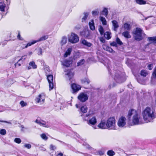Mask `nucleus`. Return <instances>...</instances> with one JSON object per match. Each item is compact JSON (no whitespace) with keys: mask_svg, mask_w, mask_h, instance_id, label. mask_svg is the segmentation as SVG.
Listing matches in <instances>:
<instances>
[{"mask_svg":"<svg viewBox=\"0 0 156 156\" xmlns=\"http://www.w3.org/2000/svg\"><path fill=\"white\" fill-rule=\"evenodd\" d=\"M127 119L132 125L141 124L142 123L141 118L137 112L134 109L130 110L127 116Z\"/></svg>","mask_w":156,"mask_h":156,"instance_id":"obj_1","label":"nucleus"},{"mask_svg":"<svg viewBox=\"0 0 156 156\" xmlns=\"http://www.w3.org/2000/svg\"><path fill=\"white\" fill-rule=\"evenodd\" d=\"M142 115L146 122H152L156 118V113L154 110L147 107L143 111Z\"/></svg>","mask_w":156,"mask_h":156,"instance_id":"obj_2","label":"nucleus"},{"mask_svg":"<svg viewBox=\"0 0 156 156\" xmlns=\"http://www.w3.org/2000/svg\"><path fill=\"white\" fill-rule=\"evenodd\" d=\"M103 64L105 66L107 67L108 69L109 73H110L111 74H112V75L114 74V79L115 80L116 82L119 83H121L124 81V80H123V78L120 75V74L121 73L120 71L119 70H114L112 72L111 69V72L110 71V69H109L110 62L108 59H106L105 61H104V62H103Z\"/></svg>","mask_w":156,"mask_h":156,"instance_id":"obj_3","label":"nucleus"},{"mask_svg":"<svg viewBox=\"0 0 156 156\" xmlns=\"http://www.w3.org/2000/svg\"><path fill=\"white\" fill-rule=\"evenodd\" d=\"M132 34L135 39H142L145 38L146 35L142 30L140 28L138 27L133 30Z\"/></svg>","mask_w":156,"mask_h":156,"instance_id":"obj_4","label":"nucleus"},{"mask_svg":"<svg viewBox=\"0 0 156 156\" xmlns=\"http://www.w3.org/2000/svg\"><path fill=\"white\" fill-rule=\"evenodd\" d=\"M107 127L110 129H116L115 120L114 117L108 119L106 122Z\"/></svg>","mask_w":156,"mask_h":156,"instance_id":"obj_5","label":"nucleus"},{"mask_svg":"<svg viewBox=\"0 0 156 156\" xmlns=\"http://www.w3.org/2000/svg\"><path fill=\"white\" fill-rule=\"evenodd\" d=\"M126 119L125 117L122 116L119 118L117 122L118 126L121 128L124 127L126 124Z\"/></svg>","mask_w":156,"mask_h":156,"instance_id":"obj_6","label":"nucleus"},{"mask_svg":"<svg viewBox=\"0 0 156 156\" xmlns=\"http://www.w3.org/2000/svg\"><path fill=\"white\" fill-rule=\"evenodd\" d=\"M89 96L84 93H80L77 97L78 100L82 102H84L86 101L88 98Z\"/></svg>","mask_w":156,"mask_h":156,"instance_id":"obj_7","label":"nucleus"},{"mask_svg":"<svg viewBox=\"0 0 156 156\" xmlns=\"http://www.w3.org/2000/svg\"><path fill=\"white\" fill-rule=\"evenodd\" d=\"M71 87L72 89V92L73 94L76 93L81 89V87L79 85L76 83H73L71 85Z\"/></svg>","mask_w":156,"mask_h":156,"instance_id":"obj_8","label":"nucleus"},{"mask_svg":"<svg viewBox=\"0 0 156 156\" xmlns=\"http://www.w3.org/2000/svg\"><path fill=\"white\" fill-rule=\"evenodd\" d=\"M47 78L49 83V90L52 89L53 88V78L52 75H49L47 76Z\"/></svg>","mask_w":156,"mask_h":156,"instance_id":"obj_9","label":"nucleus"},{"mask_svg":"<svg viewBox=\"0 0 156 156\" xmlns=\"http://www.w3.org/2000/svg\"><path fill=\"white\" fill-rule=\"evenodd\" d=\"M45 94L44 93H42L39 94L35 99L36 102L37 103L41 102L42 101L44 102V101Z\"/></svg>","mask_w":156,"mask_h":156,"instance_id":"obj_10","label":"nucleus"},{"mask_svg":"<svg viewBox=\"0 0 156 156\" xmlns=\"http://www.w3.org/2000/svg\"><path fill=\"white\" fill-rule=\"evenodd\" d=\"M64 72L65 73V75L68 76L70 82L72 83L73 81L72 77L73 76V74L68 69H65Z\"/></svg>","mask_w":156,"mask_h":156,"instance_id":"obj_11","label":"nucleus"},{"mask_svg":"<svg viewBox=\"0 0 156 156\" xmlns=\"http://www.w3.org/2000/svg\"><path fill=\"white\" fill-rule=\"evenodd\" d=\"M97 119L95 116H93L87 120V123L89 125H94L97 123Z\"/></svg>","mask_w":156,"mask_h":156,"instance_id":"obj_12","label":"nucleus"},{"mask_svg":"<svg viewBox=\"0 0 156 156\" xmlns=\"http://www.w3.org/2000/svg\"><path fill=\"white\" fill-rule=\"evenodd\" d=\"M41 40H38L37 41H33L32 42H30L27 44H21V48L22 49L26 48H27L28 46H30L32 44H35L36 43L40 41Z\"/></svg>","mask_w":156,"mask_h":156,"instance_id":"obj_13","label":"nucleus"},{"mask_svg":"<svg viewBox=\"0 0 156 156\" xmlns=\"http://www.w3.org/2000/svg\"><path fill=\"white\" fill-rule=\"evenodd\" d=\"M35 122L41 126H42L45 127H49V126L47 124H46V122L42 120L37 119Z\"/></svg>","mask_w":156,"mask_h":156,"instance_id":"obj_14","label":"nucleus"},{"mask_svg":"<svg viewBox=\"0 0 156 156\" xmlns=\"http://www.w3.org/2000/svg\"><path fill=\"white\" fill-rule=\"evenodd\" d=\"M132 26L131 23L129 22H126L124 23L122 26V29L127 31L129 30L131 28Z\"/></svg>","mask_w":156,"mask_h":156,"instance_id":"obj_15","label":"nucleus"},{"mask_svg":"<svg viewBox=\"0 0 156 156\" xmlns=\"http://www.w3.org/2000/svg\"><path fill=\"white\" fill-rule=\"evenodd\" d=\"M113 30L115 31H117L118 27H119V25L118 22L116 20H113L112 21Z\"/></svg>","mask_w":156,"mask_h":156,"instance_id":"obj_16","label":"nucleus"},{"mask_svg":"<svg viewBox=\"0 0 156 156\" xmlns=\"http://www.w3.org/2000/svg\"><path fill=\"white\" fill-rule=\"evenodd\" d=\"M68 39H79V37L76 34L72 32L68 34Z\"/></svg>","mask_w":156,"mask_h":156,"instance_id":"obj_17","label":"nucleus"},{"mask_svg":"<svg viewBox=\"0 0 156 156\" xmlns=\"http://www.w3.org/2000/svg\"><path fill=\"white\" fill-rule=\"evenodd\" d=\"M29 66L27 67V69L28 70L30 69L31 68L35 69L37 68V66L34 61L30 62L29 63Z\"/></svg>","mask_w":156,"mask_h":156,"instance_id":"obj_18","label":"nucleus"},{"mask_svg":"<svg viewBox=\"0 0 156 156\" xmlns=\"http://www.w3.org/2000/svg\"><path fill=\"white\" fill-rule=\"evenodd\" d=\"M122 34L125 38H130L131 37V36L129 33V32L128 31H125L122 33Z\"/></svg>","mask_w":156,"mask_h":156,"instance_id":"obj_19","label":"nucleus"},{"mask_svg":"<svg viewBox=\"0 0 156 156\" xmlns=\"http://www.w3.org/2000/svg\"><path fill=\"white\" fill-rule=\"evenodd\" d=\"M103 48L105 50L109 51L110 53L115 52V51L113 50L112 48L106 45H103Z\"/></svg>","mask_w":156,"mask_h":156,"instance_id":"obj_20","label":"nucleus"},{"mask_svg":"<svg viewBox=\"0 0 156 156\" xmlns=\"http://www.w3.org/2000/svg\"><path fill=\"white\" fill-rule=\"evenodd\" d=\"M72 64V62L69 60H65L62 63V64L66 67H69Z\"/></svg>","mask_w":156,"mask_h":156,"instance_id":"obj_21","label":"nucleus"},{"mask_svg":"<svg viewBox=\"0 0 156 156\" xmlns=\"http://www.w3.org/2000/svg\"><path fill=\"white\" fill-rule=\"evenodd\" d=\"M98 126L101 129H105L107 127L106 123L103 121H101L98 124Z\"/></svg>","mask_w":156,"mask_h":156,"instance_id":"obj_22","label":"nucleus"},{"mask_svg":"<svg viewBox=\"0 0 156 156\" xmlns=\"http://www.w3.org/2000/svg\"><path fill=\"white\" fill-rule=\"evenodd\" d=\"M6 7L5 4L3 2H0V10L2 12H5Z\"/></svg>","mask_w":156,"mask_h":156,"instance_id":"obj_23","label":"nucleus"},{"mask_svg":"<svg viewBox=\"0 0 156 156\" xmlns=\"http://www.w3.org/2000/svg\"><path fill=\"white\" fill-rule=\"evenodd\" d=\"M72 51V48H69L65 53L64 55V57L66 58L67 57L68 55H70L71 52Z\"/></svg>","mask_w":156,"mask_h":156,"instance_id":"obj_24","label":"nucleus"},{"mask_svg":"<svg viewBox=\"0 0 156 156\" xmlns=\"http://www.w3.org/2000/svg\"><path fill=\"white\" fill-rule=\"evenodd\" d=\"M89 25L90 29L92 30H94L95 29V27L94 25V20H92L89 23Z\"/></svg>","mask_w":156,"mask_h":156,"instance_id":"obj_25","label":"nucleus"},{"mask_svg":"<svg viewBox=\"0 0 156 156\" xmlns=\"http://www.w3.org/2000/svg\"><path fill=\"white\" fill-rule=\"evenodd\" d=\"M104 36L107 39H110L112 37L111 33L109 31L106 32L104 34Z\"/></svg>","mask_w":156,"mask_h":156,"instance_id":"obj_26","label":"nucleus"},{"mask_svg":"<svg viewBox=\"0 0 156 156\" xmlns=\"http://www.w3.org/2000/svg\"><path fill=\"white\" fill-rule=\"evenodd\" d=\"M80 115L82 117L83 120L84 121H87L88 119L87 118V117L89 116L90 114H87L86 115H84L81 113H80Z\"/></svg>","mask_w":156,"mask_h":156,"instance_id":"obj_27","label":"nucleus"},{"mask_svg":"<svg viewBox=\"0 0 156 156\" xmlns=\"http://www.w3.org/2000/svg\"><path fill=\"white\" fill-rule=\"evenodd\" d=\"M81 82L83 84H88L89 83L90 81L87 78H85L81 80Z\"/></svg>","mask_w":156,"mask_h":156,"instance_id":"obj_28","label":"nucleus"},{"mask_svg":"<svg viewBox=\"0 0 156 156\" xmlns=\"http://www.w3.org/2000/svg\"><path fill=\"white\" fill-rule=\"evenodd\" d=\"M99 18L103 25H105L107 24V21L105 18L101 16H100Z\"/></svg>","mask_w":156,"mask_h":156,"instance_id":"obj_29","label":"nucleus"},{"mask_svg":"<svg viewBox=\"0 0 156 156\" xmlns=\"http://www.w3.org/2000/svg\"><path fill=\"white\" fill-rule=\"evenodd\" d=\"M80 111L83 113H86L87 112V108L86 106H82L80 108Z\"/></svg>","mask_w":156,"mask_h":156,"instance_id":"obj_30","label":"nucleus"},{"mask_svg":"<svg viewBox=\"0 0 156 156\" xmlns=\"http://www.w3.org/2000/svg\"><path fill=\"white\" fill-rule=\"evenodd\" d=\"M136 3L139 5H145L146 2L143 0H135Z\"/></svg>","mask_w":156,"mask_h":156,"instance_id":"obj_31","label":"nucleus"},{"mask_svg":"<svg viewBox=\"0 0 156 156\" xmlns=\"http://www.w3.org/2000/svg\"><path fill=\"white\" fill-rule=\"evenodd\" d=\"M88 16V13H84V16L82 19V22H85Z\"/></svg>","mask_w":156,"mask_h":156,"instance_id":"obj_32","label":"nucleus"},{"mask_svg":"<svg viewBox=\"0 0 156 156\" xmlns=\"http://www.w3.org/2000/svg\"><path fill=\"white\" fill-rule=\"evenodd\" d=\"M82 43L83 44L89 47H90L91 45V43L85 40H83Z\"/></svg>","mask_w":156,"mask_h":156,"instance_id":"obj_33","label":"nucleus"},{"mask_svg":"<svg viewBox=\"0 0 156 156\" xmlns=\"http://www.w3.org/2000/svg\"><path fill=\"white\" fill-rule=\"evenodd\" d=\"M100 10L98 9L92 12V13L94 16L98 15L99 12Z\"/></svg>","mask_w":156,"mask_h":156,"instance_id":"obj_34","label":"nucleus"},{"mask_svg":"<svg viewBox=\"0 0 156 156\" xmlns=\"http://www.w3.org/2000/svg\"><path fill=\"white\" fill-rule=\"evenodd\" d=\"M103 14L106 17L108 14V11L107 8H105L102 11Z\"/></svg>","mask_w":156,"mask_h":156,"instance_id":"obj_35","label":"nucleus"},{"mask_svg":"<svg viewBox=\"0 0 156 156\" xmlns=\"http://www.w3.org/2000/svg\"><path fill=\"white\" fill-rule=\"evenodd\" d=\"M107 154L109 156H113L115 155V153L112 150H109L107 152Z\"/></svg>","mask_w":156,"mask_h":156,"instance_id":"obj_36","label":"nucleus"},{"mask_svg":"<svg viewBox=\"0 0 156 156\" xmlns=\"http://www.w3.org/2000/svg\"><path fill=\"white\" fill-rule=\"evenodd\" d=\"M98 30L101 35L103 34L104 33V29L101 26H100L99 27Z\"/></svg>","mask_w":156,"mask_h":156,"instance_id":"obj_37","label":"nucleus"},{"mask_svg":"<svg viewBox=\"0 0 156 156\" xmlns=\"http://www.w3.org/2000/svg\"><path fill=\"white\" fill-rule=\"evenodd\" d=\"M85 62L84 59H82L80 61L77 63V66H78L83 65Z\"/></svg>","mask_w":156,"mask_h":156,"instance_id":"obj_38","label":"nucleus"},{"mask_svg":"<svg viewBox=\"0 0 156 156\" xmlns=\"http://www.w3.org/2000/svg\"><path fill=\"white\" fill-rule=\"evenodd\" d=\"M40 136L41 138L45 140H46L48 139V137L46 136L45 134L44 133H43L40 135Z\"/></svg>","mask_w":156,"mask_h":156,"instance_id":"obj_39","label":"nucleus"},{"mask_svg":"<svg viewBox=\"0 0 156 156\" xmlns=\"http://www.w3.org/2000/svg\"><path fill=\"white\" fill-rule=\"evenodd\" d=\"M6 131L5 129H0V134L2 135H5L6 134Z\"/></svg>","mask_w":156,"mask_h":156,"instance_id":"obj_40","label":"nucleus"},{"mask_svg":"<svg viewBox=\"0 0 156 156\" xmlns=\"http://www.w3.org/2000/svg\"><path fill=\"white\" fill-rule=\"evenodd\" d=\"M27 57L26 55H24L18 61L17 63L20 62L21 61L23 62L26 59Z\"/></svg>","mask_w":156,"mask_h":156,"instance_id":"obj_41","label":"nucleus"},{"mask_svg":"<svg viewBox=\"0 0 156 156\" xmlns=\"http://www.w3.org/2000/svg\"><path fill=\"white\" fill-rule=\"evenodd\" d=\"M81 34V35L87 37L88 35L89 32L88 30H85L82 32Z\"/></svg>","mask_w":156,"mask_h":156,"instance_id":"obj_42","label":"nucleus"},{"mask_svg":"<svg viewBox=\"0 0 156 156\" xmlns=\"http://www.w3.org/2000/svg\"><path fill=\"white\" fill-rule=\"evenodd\" d=\"M140 74L141 75L145 77L147 75V72L145 70H142L141 71Z\"/></svg>","mask_w":156,"mask_h":156,"instance_id":"obj_43","label":"nucleus"},{"mask_svg":"<svg viewBox=\"0 0 156 156\" xmlns=\"http://www.w3.org/2000/svg\"><path fill=\"white\" fill-rule=\"evenodd\" d=\"M20 104L22 107H24L27 105V103L23 101H21L20 102Z\"/></svg>","mask_w":156,"mask_h":156,"instance_id":"obj_44","label":"nucleus"},{"mask_svg":"<svg viewBox=\"0 0 156 156\" xmlns=\"http://www.w3.org/2000/svg\"><path fill=\"white\" fill-rule=\"evenodd\" d=\"M71 43L74 44L78 42L79 40H68Z\"/></svg>","mask_w":156,"mask_h":156,"instance_id":"obj_45","label":"nucleus"},{"mask_svg":"<svg viewBox=\"0 0 156 156\" xmlns=\"http://www.w3.org/2000/svg\"><path fill=\"white\" fill-rule=\"evenodd\" d=\"M14 141L17 143L20 144L21 142V140L20 138H16L14 139Z\"/></svg>","mask_w":156,"mask_h":156,"instance_id":"obj_46","label":"nucleus"},{"mask_svg":"<svg viewBox=\"0 0 156 156\" xmlns=\"http://www.w3.org/2000/svg\"><path fill=\"white\" fill-rule=\"evenodd\" d=\"M37 54L39 55H42V50L41 48H38L37 50Z\"/></svg>","mask_w":156,"mask_h":156,"instance_id":"obj_47","label":"nucleus"},{"mask_svg":"<svg viewBox=\"0 0 156 156\" xmlns=\"http://www.w3.org/2000/svg\"><path fill=\"white\" fill-rule=\"evenodd\" d=\"M149 44H156V40H149Z\"/></svg>","mask_w":156,"mask_h":156,"instance_id":"obj_48","label":"nucleus"},{"mask_svg":"<svg viewBox=\"0 0 156 156\" xmlns=\"http://www.w3.org/2000/svg\"><path fill=\"white\" fill-rule=\"evenodd\" d=\"M24 146L25 147L29 149L31 147V145L29 144H25L24 145Z\"/></svg>","mask_w":156,"mask_h":156,"instance_id":"obj_49","label":"nucleus"},{"mask_svg":"<svg viewBox=\"0 0 156 156\" xmlns=\"http://www.w3.org/2000/svg\"><path fill=\"white\" fill-rule=\"evenodd\" d=\"M110 44L112 46H115V47H116L117 46V42H116L114 41L111 43H110Z\"/></svg>","mask_w":156,"mask_h":156,"instance_id":"obj_50","label":"nucleus"},{"mask_svg":"<svg viewBox=\"0 0 156 156\" xmlns=\"http://www.w3.org/2000/svg\"><path fill=\"white\" fill-rule=\"evenodd\" d=\"M153 77L154 78H156V67L154 69V71L152 74Z\"/></svg>","mask_w":156,"mask_h":156,"instance_id":"obj_51","label":"nucleus"},{"mask_svg":"<svg viewBox=\"0 0 156 156\" xmlns=\"http://www.w3.org/2000/svg\"><path fill=\"white\" fill-rule=\"evenodd\" d=\"M23 62L21 61L17 63V62L15 64V67H16V66L18 65L19 66H20L22 64Z\"/></svg>","mask_w":156,"mask_h":156,"instance_id":"obj_52","label":"nucleus"},{"mask_svg":"<svg viewBox=\"0 0 156 156\" xmlns=\"http://www.w3.org/2000/svg\"><path fill=\"white\" fill-rule=\"evenodd\" d=\"M23 62L21 61L17 63V62L15 64V67H16V66L18 65L19 66H20L22 64Z\"/></svg>","mask_w":156,"mask_h":156,"instance_id":"obj_53","label":"nucleus"},{"mask_svg":"<svg viewBox=\"0 0 156 156\" xmlns=\"http://www.w3.org/2000/svg\"><path fill=\"white\" fill-rule=\"evenodd\" d=\"M50 149L51 150H54L56 149V147L55 146L52 144H51L50 145Z\"/></svg>","mask_w":156,"mask_h":156,"instance_id":"obj_54","label":"nucleus"},{"mask_svg":"<svg viewBox=\"0 0 156 156\" xmlns=\"http://www.w3.org/2000/svg\"><path fill=\"white\" fill-rule=\"evenodd\" d=\"M67 42L66 40H62L61 41V44L62 45L65 44Z\"/></svg>","mask_w":156,"mask_h":156,"instance_id":"obj_55","label":"nucleus"},{"mask_svg":"<svg viewBox=\"0 0 156 156\" xmlns=\"http://www.w3.org/2000/svg\"><path fill=\"white\" fill-rule=\"evenodd\" d=\"M48 38V35H44L40 39H47Z\"/></svg>","mask_w":156,"mask_h":156,"instance_id":"obj_56","label":"nucleus"},{"mask_svg":"<svg viewBox=\"0 0 156 156\" xmlns=\"http://www.w3.org/2000/svg\"><path fill=\"white\" fill-rule=\"evenodd\" d=\"M117 44L121 45L122 44V43L120 41V40H116Z\"/></svg>","mask_w":156,"mask_h":156,"instance_id":"obj_57","label":"nucleus"},{"mask_svg":"<svg viewBox=\"0 0 156 156\" xmlns=\"http://www.w3.org/2000/svg\"><path fill=\"white\" fill-rule=\"evenodd\" d=\"M98 153L100 155H102L104 154V151H98Z\"/></svg>","mask_w":156,"mask_h":156,"instance_id":"obj_58","label":"nucleus"},{"mask_svg":"<svg viewBox=\"0 0 156 156\" xmlns=\"http://www.w3.org/2000/svg\"><path fill=\"white\" fill-rule=\"evenodd\" d=\"M8 42V41L7 40H5L4 41L2 42V46H4L6 44H7Z\"/></svg>","mask_w":156,"mask_h":156,"instance_id":"obj_59","label":"nucleus"},{"mask_svg":"<svg viewBox=\"0 0 156 156\" xmlns=\"http://www.w3.org/2000/svg\"><path fill=\"white\" fill-rule=\"evenodd\" d=\"M81 28V26L80 25H78L76 26L74 28L75 29H76V30H78L80 29Z\"/></svg>","mask_w":156,"mask_h":156,"instance_id":"obj_60","label":"nucleus"},{"mask_svg":"<svg viewBox=\"0 0 156 156\" xmlns=\"http://www.w3.org/2000/svg\"><path fill=\"white\" fill-rule=\"evenodd\" d=\"M148 68L149 69L151 70L153 68L152 64H151L149 65L148 66Z\"/></svg>","mask_w":156,"mask_h":156,"instance_id":"obj_61","label":"nucleus"},{"mask_svg":"<svg viewBox=\"0 0 156 156\" xmlns=\"http://www.w3.org/2000/svg\"><path fill=\"white\" fill-rule=\"evenodd\" d=\"M0 122H5L9 124H11V122H8L7 121H3L2 120H0Z\"/></svg>","mask_w":156,"mask_h":156,"instance_id":"obj_62","label":"nucleus"},{"mask_svg":"<svg viewBox=\"0 0 156 156\" xmlns=\"http://www.w3.org/2000/svg\"><path fill=\"white\" fill-rule=\"evenodd\" d=\"M115 83H113L112 85L111 84L109 86V88L110 89L111 88V87H115Z\"/></svg>","mask_w":156,"mask_h":156,"instance_id":"obj_63","label":"nucleus"},{"mask_svg":"<svg viewBox=\"0 0 156 156\" xmlns=\"http://www.w3.org/2000/svg\"><path fill=\"white\" fill-rule=\"evenodd\" d=\"M63 154L62 153H58L57 156H63Z\"/></svg>","mask_w":156,"mask_h":156,"instance_id":"obj_64","label":"nucleus"}]
</instances>
